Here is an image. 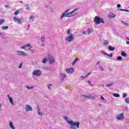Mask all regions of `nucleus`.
<instances>
[{"mask_svg": "<svg viewBox=\"0 0 129 129\" xmlns=\"http://www.w3.org/2000/svg\"><path fill=\"white\" fill-rule=\"evenodd\" d=\"M63 118L67 121L68 123H69V124L71 125V128L76 129L75 127H74V126H77V128H79V126L80 125V122H74L73 120L70 119H69V117L65 116H63Z\"/></svg>", "mask_w": 129, "mask_h": 129, "instance_id": "f257e3e1", "label": "nucleus"}, {"mask_svg": "<svg viewBox=\"0 0 129 129\" xmlns=\"http://www.w3.org/2000/svg\"><path fill=\"white\" fill-rule=\"evenodd\" d=\"M79 9L77 8L74 9L72 12H71L70 13H68L69 10H67L66 12H64L62 15L60 17V20H62L63 18H70V17H72L74 16V14H73L75 12H76V11H78Z\"/></svg>", "mask_w": 129, "mask_h": 129, "instance_id": "f03ea898", "label": "nucleus"}, {"mask_svg": "<svg viewBox=\"0 0 129 129\" xmlns=\"http://www.w3.org/2000/svg\"><path fill=\"white\" fill-rule=\"evenodd\" d=\"M94 22L96 25H98L100 24V23L101 24H104V21H103V19H102V18H100V17H99V16H97L94 18Z\"/></svg>", "mask_w": 129, "mask_h": 129, "instance_id": "7ed1b4c3", "label": "nucleus"}, {"mask_svg": "<svg viewBox=\"0 0 129 129\" xmlns=\"http://www.w3.org/2000/svg\"><path fill=\"white\" fill-rule=\"evenodd\" d=\"M16 53V55H19V56H23V57H25V56H28V53L21 50H17Z\"/></svg>", "mask_w": 129, "mask_h": 129, "instance_id": "20e7f679", "label": "nucleus"}, {"mask_svg": "<svg viewBox=\"0 0 129 129\" xmlns=\"http://www.w3.org/2000/svg\"><path fill=\"white\" fill-rule=\"evenodd\" d=\"M74 40V36H73V34H71L70 35H69L66 38V41H67V42H72Z\"/></svg>", "mask_w": 129, "mask_h": 129, "instance_id": "39448f33", "label": "nucleus"}, {"mask_svg": "<svg viewBox=\"0 0 129 129\" xmlns=\"http://www.w3.org/2000/svg\"><path fill=\"white\" fill-rule=\"evenodd\" d=\"M32 74L34 76H40V75H42V72L40 70H34L32 72Z\"/></svg>", "mask_w": 129, "mask_h": 129, "instance_id": "423d86ee", "label": "nucleus"}, {"mask_svg": "<svg viewBox=\"0 0 129 129\" xmlns=\"http://www.w3.org/2000/svg\"><path fill=\"white\" fill-rule=\"evenodd\" d=\"M48 59L49 61L50 64H53L55 62V58L50 55H48Z\"/></svg>", "mask_w": 129, "mask_h": 129, "instance_id": "0eeeda50", "label": "nucleus"}, {"mask_svg": "<svg viewBox=\"0 0 129 129\" xmlns=\"http://www.w3.org/2000/svg\"><path fill=\"white\" fill-rule=\"evenodd\" d=\"M13 21H14L15 23H17V24H19V25H21V24H22V20H21V18L14 17L13 19Z\"/></svg>", "mask_w": 129, "mask_h": 129, "instance_id": "6e6552de", "label": "nucleus"}, {"mask_svg": "<svg viewBox=\"0 0 129 129\" xmlns=\"http://www.w3.org/2000/svg\"><path fill=\"white\" fill-rule=\"evenodd\" d=\"M25 110L26 112H28V111H32L33 108L31 107V105L27 104L25 106Z\"/></svg>", "mask_w": 129, "mask_h": 129, "instance_id": "1a4fd4ad", "label": "nucleus"}, {"mask_svg": "<svg viewBox=\"0 0 129 129\" xmlns=\"http://www.w3.org/2000/svg\"><path fill=\"white\" fill-rule=\"evenodd\" d=\"M116 118L118 120H121V119H123L124 118V116H123V113H121L116 116Z\"/></svg>", "mask_w": 129, "mask_h": 129, "instance_id": "9d476101", "label": "nucleus"}, {"mask_svg": "<svg viewBox=\"0 0 129 129\" xmlns=\"http://www.w3.org/2000/svg\"><path fill=\"white\" fill-rule=\"evenodd\" d=\"M66 72H67V73H68V74H72V73H73V72H74V70L72 68L71 69H66Z\"/></svg>", "mask_w": 129, "mask_h": 129, "instance_id": "9b49d317", "label": "nucleus"}, {"mask_svg": "<svg viewBox=\"0 0 129 129\" xmlns=\"http://www.w3.org/2000/svg\"><path fill=\"white\" fill-rule=\"evenodd\" d=\"M66 74L64 73H60L59 74V77L61 79V80L63 81V79H65V78L67 77Z\"/></svg>", "mask_w": 129, "mask_h": 129, "instance_id": "f8f14e48", "label": "nucleus"}, {"mask_svg": "<svg viewBox=\"0 0 129 129\" xmlns=\"http://www.w3.org/2000/svg\"><path fill=\"white\" fill-rule=\"evenodd\" d=\"M36 107L38 115H40V116H42V115H43V114L41 112V111H40V106H39V105H37Z\"/></svg>", "mask_w": 129, "mask_h": 129, "instance_id": "ddd939ff", "label": "nucleus"}, {"mask_svg": "<svg viewBox=\"0 0 129 129\" xmlns=\"http://www.w3.org/2000/svg\"><path fill=\"white\" fill-rule=\"evenodd\" d=\"M101 52L104 54V55H106V56H108V57H110V58H111V57H112L113 56L112 53H111L110 54H108L105 51H101Z\"/></svg>", "mask_w": 129, "mask_h": 129, "instance_id": "4468645a", "label": "nucleus"}, {"mask_svg": "<svg viewBox=\"0 0 129 129\" xmlns=\"http://www.w3.org/2000/svg\"><path fill=\"white\" fill-rule=\"evenodd\" d=\"M89 75H90V73H88V74H87L85 76H82L80 77V80H84V79H85V78H86L87 77H88V76H89Z\"/></svg>", "mask_w": 129, "mask_h": 129, "instance_id": "2eb2a0df", "label": "nucleus"}, {"mask_svg": "<svg viewBox=\"0 0 129 129\" xmlns=\"http://www.w3.org/2000/svg\"><path fill=\"white\" fill-rule=\"evenodd\" d=\"M9 125H10L11 128L16 129V127H15V126H14V123H13V122H12V121H10Z\"/></svg>", "mask_w": 129, "mask_h": 129, "instance_id": "dca6fc26", "label": "nucleus"}, {"mask_svg": "<svg viewBox=\"0 0 129 129\" xmlns=\"http://www.w3.org/2000/svg\"><path fill=\"white\" fill-rule=\"evenodd\" d=\"M35 19V16L33 15H31L29 17V20L30 22H34V20Z\"/></svg>", "mask_w": 129, "mask_h": 129, "instance_id": "f3484780", "label": "nucleus"}, {"mask_svg": "<svg viewBox=\"0 0 129 129\" xmlns=\"http://www.w3.org/2000/svg\"><path fill=\"white\" fill-rule=\"evenodd\" d=\"M109 51H114V47H111V46L109 45L108 47Z\"/></svg>", "mask_w": 129, "mask_h": 129, "instance_id": "a211bd4d", "label": "nucleus"}, {"mask_svg": "<svg viewBox=\"0 0 129 129\" xmlns=\"http://www.w3.org/2000/svg\"><path fill=\"white\" fill-rule=\"evenodd\" d=\"M121 24H122L123 25H124V26H126V27H127L129 26L128 23H126V22H125L124 21H121Z\"/></svg>", "mask_w": 129, "mask_h": 129, "instance_id": "6ab92c4d", "label": "nucleus"}, {"mask_svg": "<svg viewBox=\"0 0 129 129\" xmlns=\"http://www.w3.org/2000/svg\"><path fill=\"white\" fill-rule=\"evenodd\" d=\"M121 56H123V57H124V58H125V57L127 56V55L126 54V53H125L124 51L121 52Z\"/></svg>", "mask_w": 129, "mask_h": 129, "instance_id": "aec40b11", "label": "nucleus"}, {"mask_svg": "<svg viewBox=\"0 0 129 129\" xmlns=\"http://www.w3.org/2000/svg\"><path fill=\"white\" fill-rule=\"evenodd\" d=\"M9 101L10 102V103L12 104V105H14L15 103H14V100L13 99V98H10L9 99Z\"/></svg>", "mask_w": 129, "mask_h": 129, "instance_id": "412c9836", "label": "nucleus"}, {"mask_svg": "<svg viewBox=\"0 0 129 129\" xmlns=\"http://www.w3.org/2000/svg\"><path fill=\"white\" fill-rule=\"evenodd\" d=\"M113 96H114V97H119L120 95L119 94L114 93Z\"/></svg>", "mask_w": 129, "mask_h": 129, "instance_id": "4be33fe9", "label": "nucleus"}, {"mask_svg": "<svg viewBox=\"0 0 129 129\" xmlns=\"http://www.w3.org/2000/svg\"><path fill=\"white\" fill-rule=\"evenodd\" d=\"M25 8H26V11H29L31 9V8L29 7V4H26L25 6Z\"/></svg>", "mask_w": 129, "mask_h": 129, "instance_id": "5701e85b", "label": "nucleus"}, {"mask_svg": "<svg viewBox=\"0 0 129 129\" xmlns=\"http://www.w3.org/2000/svg\"><path fill=\"white\" fill-rule=\"evenodd\" d=\"M30 44H27L25 45V46H22L21 49H26V47H30Z\"/></svg>", "mask_w": 129, "mask_h": 129, "instance_id": "b1692460", "label": "nucleus"}, {"mask_svg": "<svg viewBox=\"0 0 129 129\" xmlns=\"http://www.w3.org/2000/svg\"><path fill=\"white\" fill-rule=\"evenodd\" d=\"M85 99H88V98H92V96L84 95Z\"/></svg>", "mask_w": 129, "mask_h": 129, "instance_id": "393cba45", "label": "nucleus"}, {"mask_svg": "<svg viewBox=\"0 0 129 129\" xmlns=\"http://www.w3.org/2000/svg\"><path fill=\"white\" fill-rule=\"evenodd\" d=\"M41 41L42 43H45V37L44 36H42L41 38Z\"/></svg>", "mask_w": 129, "mask_h": 129, "instance_id": "a878e982", "label": "nucleus"}, {"mask_svg": "<svg viewBox=\"0 0 129 129\" xmlns=\"http://www.w3.org/2000/svg\"><path fill=\"white\" fill-rule=\"evenodd\" d=\"M113 85V83H111L110 84H107V85H105L106 87H110L111 86H112Z\"/></svg>", "mask_w": 129, "mask_h": 129, "instance_id": "bb28decb", "label": "nucleus"}, {"mask_svg": "<svg viewBox=\"0 0 129 129\" xmlns=\"http://www.w3.org/2000/svg\"><path fill=\"white\" fill-rule=\"evenodd\" d=\"M26 88H27V89H29L30 90H31V89H33L35 88V87H34V86L30 87L27 85V86H26Z\"/></svg>", "mask_w": 129, "mask_h": 129, "instance_id": "cd10ccee", "label": "nucleus"}, {"mask_svg": "<svg viewBox=\"0 0 129 129\" xmlns=\"http://www.w3.org/2000/svg\"><path fill=\"white\" fill-rule=\"evenodd\" d=\"M78 60H79V59L77 58L75 59V60L72 62L73 66H74V65H75V63H76V62L78 61Z\"/></svg>", "mask_w": 129, "mask_h": 129, "instance_id": "c85d7f7f", "label": "nucleus"}, {"mask_svg": "<svg viewBox=\"0 0 129 129\" xmlns=\"http://www.w3.org/2000/svg\"><path fill=\"white\" fill-rule=\"evenodd\" d=\"M45 69L46 70H48V71H50V70H51V69H52V68L51 67H46L45 68Z\"/></svg>", "mask_w": 129, "mask_h": 129, "instance_id": "c756f323", "label": "nucleus"}, {"mask_svg": "<svg viewBox=\"0 0 129 129\" xmlns=\"http://www.w3.org/2000/svg\"><path fill=\"white\" fill-rule=\"evenodd\" d=\"M5 21L4 19L0 20V25H3V24H4V23H5Z\"/></svg>", "mask_w": 129, "mask_h": 129, "instance_id": "7c9ffc66", "label": "nucleus"}, {"mask_svg": "<svg viewBox=\"0 0 129 129\" xmlns=\"http://www.w3.org/2000/svg\"><path fill=\"white\" fill-rule=\"evenodd\" d=\"M126 96H127V94H126L125 93H123V95H122L123 98H125V97H126Z\"/></svg>", "mask_w": 129, "mask_h": 129, "instance_id": "2f4dec72", "label": "nucleus"}, {"mask_svg": "<svg viewBox=\"0 0 129 129\" xmlns=\"http://www.w3.org/2000/svg\"><path fill=\"white\" fill-rule=\"evenodd\" d=\"M103 45H108V41H107V40H104L103 43Z\"/></svg>", "mask_w": 129, "mask_h": 129, "instance_id": "473e14b6", "label": "nucleus"}, {"mask_svg": "<svg viewBox=\"0 0 129 129\" xmlns=\"http://www.w3.org/2000/svg\"><path fill=\"white\" fill-rule=\"evenodd\" d=\"M48 61V59H47V58H43L42 62L43 63H47V61Z\"/></svg>", "mask_w": 129, "mask_h": 129, "instance_id": "72a5a7b5", "label": "nucleus"}, {"mask_svg": "<svg viewBox=\"0 0 129 129\" xmlns=\"http://www.w3.org/2000/svg\"><path fill=\"white\" fill-rule=\"evenodd\" d=\"M125 102H126V103H129V98H126L125 99Z\"/></svg>", "mask_w": 129, "mask_h": 129, "instance_id": "f704fd0d", "label": "nucleus"}, {"mask_svg": "<svg viewBox=\"0 0 129 129\" xmlns=\"http://www.w3.org/2000/svg\"><path fill=\"white\" fill-rule=\"evenodd\" d=\"M3 30H7V29H9L8 26H4L2 27Z\"/></svg>", "mask_w": 129, "mask_h": 129, "instance_id": "c9c22d12", "label": "nucleus"}, {"mask_svg": "<svg viewBox=\"0 0 129 129\" xmlns=\"http://www.w3.org/2000/svg\"><path fill=\"white\" fill-rule=\"evenodd\" d=\"M117 60H118V61L122 60V57H121V56H119L117 57Z\"/></svg>", "mask_w": 129, "mask_h": 129, "instance_id": "e433bc0d", "label": "nucleus"}, {"mask_svg": "<svg viewBox=\"0 0 129 129\" xmlns=\"http://www.w3.org/2000/svg\"><path fill=\"white\" fill-rule=\"evenodd\" d=\"M87 33H88V35H89L91 33V29H90V28H89L87 30Z\"/></svg>", "mask_w": 129, "mask_h": 129, "instance_id": "4c0bfd02", "label": "nucleus"}, {"mask_svg": "<svg viewBox=\"0 0 129 129\" xmlns=\"http://www.w3.org/2000/svg\"><path fill=\"white\" fill-rule=\"evenodd\" d=\"M109 18H114L115 17V15L114 14H111V15H109Z\"/></svg>", "mask_w": 129, "mask_h": 129, "instance_id": "58836bf2", "label": "nucleus"}, {"mask_svg": "<svg viewBox=\"0 0 129 129\" xmlns=\"http://www.w3.org/2000/svg\"><path fill=\"white\" fill-rule=\"evenodd\" d=\"M50 86H52V84H48V85H47V88H48V89H49V90H51Z\"/></svg>", "mask_w": 129, "mask_h": 129, "instance_id": "ea45409f", "label": "nucleus"}, {"mask_svg": "<svg viewBox=\"0 0 129 129\" xmlns=\"http://www.w3.org/2000/svg\"><path fill=\"white\" fill-rule=\"evenodd\" d=\"M19 10H17V11L15 12L14 15H15V16H17V15L19 14Z\"/></svg>", "mask_w": 129, "mask_h": 129, "instance_id": "a19ab883", "label": "nucleus"}, {"mask_svg": "<svg viewBox=\"0 0 129 129\" xmlns=\"http://www.w3.org/2000/svg\"><path fill=\"white\" fill-rule=\"evenodd\" d=\"M99 69L100 70V71H103V68H102L101 66L99 67Z\"/></svg>", "mask_w": 129, "mask_h": 129, "instance_id": "79ce46f5", "label": "nucleus"}, {"mask_svg": "<svg viewBox=\"0 0 129 129\" xmlns=\"http://www.w3.org/2000/svg\"><path fill=\"white\" fill-rule=\"evenodd\" d=\"M88 83L90 85V86H93V85L91 83V81H88Z\"/></svg>", "mask_w": 129, "mask_h": 129, "instance_id": "37998d69", "label": "nucleus"}, {"mask_svg": "<svg viewBox=\"0 0 129 129\" xmlns=\"http://www.w3.org/2000/svg\"><path fill=\"white\" fill-rule=\"evenodd\" d=\"M22 66H23V62L21 63L19 66V69H21L22 68Z\"/></svg>", "mask_w": 129, "mask_h": 129, "instance_id": "c03bdc74", "label": "nucleus"}, {"mask_svg": "<svg viewBox=\"0 0 129 129\" xmlns=\"http://www.w3.org/2000/svg\"><path fill=\"white\" fill-rule=\"evenodd\" d=\"M126 43L127 45H129V38L127 37V41H126Z\"/></svg>", "mask_w": 129, "mask_h": 129, "instance_id": "a18cd8bd", "label": "nucleus"}, {"mask_svg": "<svg viewBox=\"0 0 129 129\" xmlns=\"http://www.w3.org/2000/svg\"><path fill=\"white\" fill-rule=\"evenodd\" d=\"M100 99L101 100H105V99H104V97H103L102 96H101Z\"/></svg>", "mask_w": 129, "mask_h": 129, "instance_id": "49530a36", "label": "nucleus"}, {"mask_svg": "<svg viewBox=\"0 0 129 129\" xmlns=\"http://www.w3.org/2000/svg\"><path fill=\"white\" fill-rule=\"evenodd\" d=\"M121 11H124V12H129V10H124V9H122L121 10Z\"/></svg>", "mask_w": 129, "mask_h": 129, "instance_id": "de8ad7c7", "label": "nucleus"}, {"mask_svg": "<svg viewBox=\"0 0 129 129\" xmlns=\"http://www.w3.org/2000/svg\"><path fill=\"white\" fill-rule=\"evenodd\" d=\"M67 34H68L69 35H70V30H68Z\"/></svg>", "mask_w": 129, "mask_h": 129, "instance_id": "09e8293b", "label": "nucleus"}, {"mask_svg": "<svg viewBox=\"0 0 129 129\" xmlns=\"http://www.w3.org/2000/svg\"><path fill=\"white\" fill-rule=\"evenodd\" d=\"M117 7L118 8H120V7H121V6L120 4H118V5H117Z\"/></svg>", "mask_w": 129, "mask_h": 129, "instance_id": "8fccbe9b", "label": "nucleus"}, {"mask_svg": "<svg viewBox=\"0 0 129 129\" xmlns=\"http://www.w3.org/2000/svg\"><path fill=\"white\" fill-rule=\"evenodd\" d=\"M7 97H8L9 99H10V98H12L11 96H10V95H9V94H8V95H7Z\"/></svg>", "mask_w": 129, "mask_h": 129, "instance_id": "3c124183", "label": "nucleus"}, {"mask_svg": "<svg viewBox=\"0 0 129 129\" xmlns=\"http://www.w3.org/2000/svg\"><path fill=\"white\" fill-rule=\"evenodd\" d=\"M83 34H84V35H86V32L83 31Z\"/></svg>", "mask_w": 129, "mask_h": 129, "instance_id": "603ef678", "label": "nucleus"}, {"mask_svg": "<svg viewBox=\"0 0 129 129\" xmlns=\"http://www.w3.org/2000/svg\"><path fill=\"white\" fill-rule=\"evenodd\" d=\"M44 46H45V44H44V43L41 44V46L42 47H44Z\"/></svg>", "mask_w": 129, "mask_h": 129, "instance_id": "864d4df0", "label": "nucleus"}, {"mask_svg": "<svg viewBox=\"0 0 129 129\" xmlns=\"http://www.w3.org/2000/svg\"><path fill=\"white\" fill-rule=\"evenodd\" d=\"M0 36H4V34H3L2 33L0 32Z\"/></svg>", "mask_w": 129, "mask_h": 129, "instance_id": "5fc2aeb1", "label": "nucleus"}, {"mask_svg": "<svg viewBox=\"0 0 129 129\" xmlns=\"http://www.w3.org/2000/svg\"><path fill=\"white\" fill-rule=\"evenodd\" d=\"M99 63H100V62L98 61L97 62V63L96 64V65H98L99 64Z\"/></svg>", "mask_w": 129, "mask_h": 129, "instance_id": "6e6d98bb", "label": "nucleus"}, {"mask_svg": "<svg viewBox=\"0 0 129 129\" xmlns=\"http://www.w3.org/2000/svg\"><path fill=\"white\" fill-rule=\"evenodd\" d=\"M74 127H75V128L77 129V126H74ZM73 129V128H71Z\"/></svg>", "mask_w": 129, "mask_h": 129, "instance_id": "4d7b16f0", "label": "nucleus"}, {"mask_svg": "<svg viewBox=\"0 0 129 129\" xmlns=\"http://www.w3.org/2000/svg\"><path fill=\"white\" fill-rule=\"evenodd\" d=\"M19 3H20V4H23V1H20Z\"/></svg>", "mask_w": 129, "mask_h": 129, "instance_id": "13d9d810", "label": "nucleus"}, {"mask_svg": "<svg viewBox=\"0 0 129 129\" xmlns=\"http://www.w3.org/2000/svg\"><path fill=\"white\" fill-rule=\"evenodd\" d=\"M1 107H2V104H0V109H1Z\"/></svg>", "mask_w": 129, "mask_h": 129, "instance_id": "bf43d9fd", "label": "nucleus"}, {"mask_svg": "<svg viewBox=\"0 0 129 129\" xmlns=\"http://www.w3.org/2000/svg\"><path fill=\"white\" fill-rule=\"evenodd\" d=\"M6 8H8V5L5 6Z\"/></svg>", "mask_w": 129, "mask_h": 129, "instance_id": "052dcab7", "label": "nucleus"}, {"mask_svg": "<svg viewBox=\"0 0 129 129\" xmlns=\"http://www.w3.org/2000/svg\"><path fill=\"white\" fill-rule=\"evenodd\" d=\"M102 86H103V87H104V85H102Z\"/></svg>", "mask_w": 129, "mask_h": 129, "instance_id": "680f3d73", "label": "nucleus"}, {"mask_svg": "<svg viewBox=\"0 0 129 129\" xmlns=\"http://www.w3.org/2000/svg\"><path fill=\"white\" fill-rule=\"evenodd\" d=\"M99 106H100V105H101V104H99Z\"/></svg>", "mask_w": 129, "mask_h": 129, "instance_id": "e2e57ef3", "label": "nucleus"}]
</instances>
